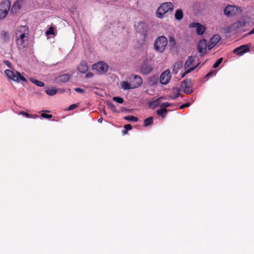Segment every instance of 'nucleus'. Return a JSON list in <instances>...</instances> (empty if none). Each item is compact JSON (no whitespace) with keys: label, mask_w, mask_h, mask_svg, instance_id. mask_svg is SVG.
I'll list each match as a JSON object with an SVG mask.
<instances>
[{"label":"nucleus","mask_w":254,"mask_h":254,"mask_svg":"<svg viewBox=\"0 0 254 254\" xmlns=\"http://www.w3.org/2000/svg\"><path fill=\"white\" fill-rule=\"evenodd\" d=\"M174 5L171 2H166L162 3L157 9L156 15L159 18H163V16L169 11H172Z\"/></svg>","instance_id":"f257e3e1"},{"label":"nucleus","mask_w":254,"mask_h":254,"mask_svg":"<svg viewBox=\"0 0 254 254\" xmlns=\"http://www.w3.org/2000/svg\"><path fill=\"white\" fill-rule=\"evenodd\" d=\"M167 44L168 41L166 37L164 36H161L155 41L154 47L156 51L162 53L164 51Z\"/></svg>","instance_id":"f03ea898"},{"label":"nucleus","mask_w":254,"mask_h":254,"mask_svg":"<svg viewBox=\"0 0 254 254\" xmlns=\"http://www.w3.org/2000/svg\"><path fill=\"white\" fill-rule=\"evenodd\" d=\"M4 73L9 80L16 82H19L20 80L24 82H27V79L18 71H16L15 73L10 69H6L4 70Z\"/></svg>","instance_id":"7ed1b4c3"},{"label":"nucleus","mask_w":254,"mask_h":254,"mask_svg":"<svg viewBox=\"0 0 254 254\" xmlns=\"http://www.w3.org/2000/svg\"><path fill=\"white\" fill-rule=\"evenodd\" d=\"M15 39L29 37V29L27 25H20L17 27L15 32Z\"/></svg>","instance_id":"20e7f679"},{"label":"nucleus","mask_w":254,"mask_h":254,"mask_svg":"<svg viewBox=\"0 0 254 254\" xmlns=\"http://www.w3.org/2000/svg\"><path fill=\"white\" fill-rule=\"evenodd\" d=\"M11 2L9 0L2 1L0 4V19L6 17L10 9Z\"/></svg>","instance_id":"39448f33"},{"label":"nucleus","mask_w":254,"mask_h":254,"mask_svg":"<svg viewBox=\"0 0 254 254\" xmlns=\"http://www.w3.org/2000/svg\"><path fill=\"white\" fill-rule=\"evenodd\" d=\"M29 37L23 38L15 39V43L17 49L19 50H24L26 49L29 45Z\"/></svg>","instance_id":"423d86ee"},{"label":"nucleus","mask_w":254,"mask_h":254,"mask_svg":"<svg viewBox=\"0 0 254 254\" xmlns=\"http://www.w3.org/2000/svg\"><path fill=\"white\" fill-rule=\"evenodd\" d=\"M247 24V22L246 20H239L232 24L230 29L237 31H244Z\"/></svg>","instance_id":"0eeeda50"},{"label":"nucleus","mask_w":254,"mask_h":254,"mask_svg":"<svg viewBox=\"0 0 254 254\" xmlns=\"http://www.w3.org/2000/svg\"><path fill=\"white\" fill-rule=\"evenodd\" d=\"M250 44L242 45L234 49L233 51V53L234 54H237L239 56H241L244 54L250 52Z\"/></svg>","instance_id":"6e6552de"},{"label":"nucleus","mask_w":254,"mask_h":254,"mask_svg":"<svg viewBox=\"0 0 254 254\" xmlns=\"http://www.w3.org/2000/svg\"><path fill=\"white\" fill-rule=\"evenodd\" d=\"M92 68L94 70H96L98 73L102 74L107 71L108 66L106 64L100 62L94 64L92 66Z\"/></svg>","instance_id":"1a4fd4ad"},{"label":"nucleus","mask_w":254,"mask_h":254,"mask_svg":"<svg viewBox=\"0 0 254 254\" xmlns=\"http://www.w3.org/2000/svg\"><path fill=\"white\" fill-rule=\"evenodd\" d=\"M148 26L145 22H139L136 26V31L141 35H143L144 37L147 34V31Z\"/></svg>","instance_id":"9d476101"},{"label":"nucleus","mask_w":254,"mask_h":254,"mask_svg":"<svg viewBox=\"0 0 254 254\" xmlns=\"http://www.w3.org/2000/svg\"><path fill=\"white\" fill-rule=\"evenodd\" d=\"M181 87L183 91L188 94L192 92V89L191 87V80L189 79H185L181 83Z\"/></svg>","instance_id":"9b49d317"},{"label":"nucleus","mask_w":254,"mask_h":254,"mask_svg":"<svg viewBox=\"0 0 254 254\" xmlns=\"http://www.w3.org/2000/svg\"><path fill=\"white\" fill-rule=\"evenodd\" d=\"M152 69L151 64H149L147 60L143 61L140 67V72L145 75L150 73Z\"/></svg>","instance_id":"f8f14e48"},{"label":"nucleus","mask_w":254,"mask_h":254,"mask_svg":"<svg viewBox=\"0 0 254 254\" xmlns=\"http://www.w3.org/2000/svg\"><path fill=\"white\" fill-rule=\"evenodd\" d=\"M170 78V71L169 69H167L161 74L160 82L162 84L166 85L169 82Z\"/></svg>","instance_id":"ddd939ff"},{"label":"nucleus","mask_w":254,"mask_h":254,"mask_svg":"<svg viewBox=\"0 0 254 254\" xmlns=\"http://www.w3.org/2000/svg\"><path fill=\"white\" fill-rule=\"evenodd\" d=\"M237 11V7L232 5H227L224 9V14L227 16L235 15Z\"/></svg>","instance_id":"4468645a"},{"label":"nucleus","mask_w":254,"mask_h":254,"mask_svg":"<svg viewBox=\"0 0 254 254\" xmlns=\"http://www.w3.org/2000/svg\"><path fill=\"white\" fill-rule=\"evenodd\" d=\"M221 38L218 35H214L209 41L207 47L209 50L212 49L220 41Z\"/></svg>","instance_id":"2eb2a0df"},{"label":"nucleus","mask_w":254,"mask_h":254,"mask_svg":"<svg viewBox=\"0 0 254 254\" xmlns=\"http://www.w3.org/2000/svg\"><path fill=\"white\" fill-rule=\"evenodd\" d=\"M142 79L139 75H133L131 85L133 88H137L142 84Z\"/></svg>","instance_id":"dca6fc26"},{"label":"nucleus","mask_w":254,"mask_h":254,"mask_svg":"<svg viewBox=\"0 0 254 254\" xmlns=\"http://www.w3.org/2000/svg\"><path fill=\"white\" fill-rule=\"evenodd\" d=\"M71 75L69 74H64L59 75L56 78V81L57 83H65L69 80Z\"/></svg>","instance_id":"f3484780"},{"label":"nucleus","mask_w":254,"mask_h":254,"mask_svg":"<svg viewBox=\"0 0 254 254\" xmlns=\"http://www.w3.org/2000/svg\"><path fill=\"white\" fill-rule=\"evenodd\" d=\"M24 0H17L11 8V12L16 13L22 7Z\"/></svg>","instance_id":"a211bd4d"},{"label":"nucleus","mask_w":254,"mask_h":254,"mask_svg":"<svg viewBox=\"0 0 254 254\" xmlns=\"http://www.w3.org/2000/svg\"><path fill=\"white\" fill-rule=\"evenodd\" d=\"M190 27L196 28V33L198 35H202L205 30V27L198 23L193 22L190 24Z\"/></svg>","instance_id":"6ab92c4d"},{"label":"nucleus","mask_w":254,"mask_h":254,"mask_svg":"<svg viewBox=\"0 0 254 254\" xmlns=\"http://www.w3.org/2000/svg\"><path fill=\"white\" fill-rule=\"evenodd\" d=\"M206 47V44L205 40L200 41L197 45V51L201 55L204 53L203 50L205 51Z\"/></svg>","instance_id":"aec40b11"},{"label":"nucleus","mask_w":254,"mask_h":254,"mask_svg":"<svg viewBox=\"0 0 254 254\" xmlns=\"http://www.w3.org/2000/svg\"><path fill=\"white\" fill-rule=\"evenodd\" d=\"M78 70L81 73H85L88 70V66L85 62L82 61L78 66Z\"/></svg>","instance_id":"412c9836"},{"label":"nucleus","mask_w":254,"mask_h":254,"mask_svg":"<svg viewBox=\"0 0 254 254\" xmlns=\"http://www.w3.org/2000/svg\"><path fill=\"white\" fill-rule=\"evenodd\" d=\"M158 82V78L155 76H151L148 79V83L150 86H153Z\"/></svg>","instance_id":"4be33fe9"},{"label":"nucleus","mask_w":254,"mask_h":254,"mask_svg":"<svg viewBox=\"0 0 254 254\" xmlns=\"http://www.w3.org/2000/svg\"><path fill=\"white\" fill-rule=\"evenodd\" d=\"M184 13L182 9H178L175 13V18L178 20H181L183 18Z\"/></svg>","instance_id":"5701e85b"},{"label":"nucleus","mask_w":254,"mask_h":254,"mask_svg":"<svg viewBox=\"0 0 254 254\" xmlns=\"http://www.w3.org/2000/svg\"><path fill=\"white\" fill-rule=\"evenodd\" d=\"M0 37L1 40L4 42H7L9 39L8 33L5 31H2L1 32L0 34Z\"/></svg>","instance_id":"b1692460"},{"label":"nucleus","mask_w":254,"mask_h":254,"mask_svg":"<svg viewBox=\"0 0 254 254\" xmlns=\"http://www.w3.org/2000/svg\"><path fill=\"white\" fill-rule=\"evenodd\" d=\"M122 88L124 89V90H127L130 89H133L132 87V86L131 85V84L128 83L127 81H123L121 83Z\"/></svg>","instance_id":"393cba45"},{"label":"nucleus","mask_w":254,"mask_h":254,"mask_svg":"<svg viewBox=\"0 0 254 254\" xmlns=\"http://www.w3.org/2000/svg\"><path fill=\"white\" fill-rule=\"evenodd\" d=\"M193 61H194V58L193 57H192V56L189 57L188 59H187V60L186 61V62L185 63V67L186 68L190 67Z\"/></svg>","instance_id":"a878e982"},{"label":"nucleus","mask_w":254,"mask_h":254,"mask_svg":"<svg viewBox=\"0 0 254 254\" xmlns=\"http://www.w3.org/2000/svg\"><path fill=\"white\" fill-rule=\"evenodd\" d=\"M30 80L31 82H32L33 83L35 84V85L39 87H43L45 85V84L43 82L36 80L33 78H31L30 79Z\"/></svg>","instance_id":"bb28decb"},{"label":"nucleus","mask_w":254,"mask_h":254,"mask_svg":"<svg viewBox=\"0 0 254 254\" xmlns=\"http://www.w3.org/2000/svg\"><path fill=\"white\" fill-rule=\"evenodd\" d=\"M172 93L174 96L171 97V99H175V98L178 97L180 95V89L177 87L173 88Z\"/></svg>","instance_id":"cd10ccee"},{"label":"nucleus","mask_w":254,"mask_h":254,"mask_svg":"<svg viewBox=\"0 0 254 254\" xmlns=\"http://www.w3.org/2000/svg\"><path fill=\"white\" fill-rule=\"evenodd\" d=\"M153 124V117H150L145 119L144 121V126L147 127Z\"/></svg>","instance_id":"c85d7f7f"},{"label":"nucleus","mask_w":254,"mask_h":254,"mask_svg":"<svg viewBox=\"0 0 254 254\" xmlns=\"http://www.w3.org/2000/svg\"><path fill=\"white\" fill-rule=\"evenodd\" d=\"M167 112V110L166 108H162L157 111V114L161 116L163 118L165 117Z\"/></svg>","instance_id":"c756f323"},{"label":"nucleus","mask_w":254,"mask_h":254,"mask_svg":"<svg viewBox=\"0 0 254 254\" xmlns=\"http://www.w3.org/2000/svg\"><path fill=\"white\" fill-rule=\"evenodd\" d=\"M198 64H198L197 65H196L195 66H191L190 68H189V69H188L187 70H186L185 71V72L183 74L182 77H184L186 74H187L188 73H189L191 71H193V70H194L197 67V66H198Z\"/></svg>","instance_id":"7c9ffc66"},{"label":"nucleus","mask_w":254,"mask_h":254,"mask_svg":"<svg viewBox=\"0 0 254 254\" xmlns=\"http://www.w3.org/2000/svg\"><path fill=\"white\" fill-rule=\"evenodd\" d=\"M159 104V99H157L154 101H151L149 103V106L150 107L155 108L157 107Z\"/></svg>","instance_id":"2f4dec72"},{"label":"nucleus","mask_w":254,"mask_h":254,"mask_svg":"<svg viewBox=\"0 0 254 254\" xmlns=\"http://www.w3.org/2000/svg\"><path fill=\"white\" fill-rule=\"evenodd\" d=\"M58 90L55 89H48L46 90V93L50 96L55 95L57 93Z\"/></svg>","instance_id":"473e14b6"},{"label":"nucleus","mask_w":254,"mask_h":254,"mask_svg":"<svg viewBox=\"0 0 254 254\" xmlns=\"http://www.w3.org/2000/svg\"><path fill=\"white\" fill-rule=\"evenodd\" d=\"M125 119L127 121L136 122L138 121V118L133 116H128L125 117Z\"/></svg>","instance_id":"72a5a7b5"},{"label":"nucleus","mask_w":254,"mask_h":254,"mask_svg":"<svg viewBox=\"0 0 254 254\" xmlns=\"http://www.w3.org/2000/svg\"><path fill=\"white\" fill-rule=\"evenodd\" d=\"M169 41L170 46L173 48L176 45V41L173 36H170L169 37Z\"/></svg>","instance_id":"f704fd0d"},{"label":"nucleus","mask_w":254,"mask_h":254,"mask_svg":"<svg viewBox=\"0 0 254 254\" xmlns=\"http://www.w3.org/2000/svg\"><path fill=\"white\" fill-rule=\"evenodd\" d=\"M107 105L108 106V107L113 111H114V112H118L119 113L118 111H117V108L112 103H111V102H108L107 103Z\"/></svg>","instance_id":"c9c22d12"},{"label":"nucleus","mask_w":254,"mask_h":254,"mask_svg":"<svg viewBox=\"0 0 254 254\" xmlns=\"http://www.w3.org/2000/svg\"><path fill=\"white\" fill-rule=\"evenodd\" d=\"M222 61H223V58H219V59H218L216 61V62L213 64V67L214 68H217L220 64L222 63Z\"/></svg>","instance_id":"e433bc0d"},{"label":"nucleus","mask_w":254,"mask_h":254,"mask_svg":"<svg viewBox=\"0 0 254 254\" xmlns=\"http://www.w3.org/2000/svg\"><path fill=\"white\" fill-rule=\"evenodd\" d=\"M113 100L120 104H122L124 102L123 98L120 97H114Z\"/></svg>","instance_id":"4c0bfd02"},{"label":"nucleus","mask_w":254,"mask_h":254,"mask_svg":"<svg viewBox=\"0 0 254 254\" xmlns=\"http://www.w3.org/2000/svg\"><path fill=\"white\" fill-rule=\"evenodd\" d=\"M46 34L47 35H53L54 34V28L53 27L51 26L48 31H46Z\"/></svg>","instance_id":"58836bf2"},{"label":"nucleus","mask_w":254,"mask_h":254,"mask_svg":"<svg viewBox=\"0 0 254 254\" xmlns=\"http://www.w3.org/2000/svg\"><path fill=\"white\" fill-rule=\"evenodd\" d=\"M181 65L182 64L179 63L175 64L174 66L173 71L175 72L176 73L177 72L178 69L181 66Z\"/></svg>","instance_id":"ea45409f"},{"label":"nucleus","mask_w":254,"mask_h":254,"mask_svg":"<svg viewBox=\"0 0 254 254\" xmlns=\"http://www.w3.org/2000/svg\"><path fill=\"white\" fill-rule=\"evenodd\" d=\"M41 116L43 118H46V119H50L53 117L52 115L47 114L46 113H42L41 115Z\"/></svg>","instance_id":"a19ab883"},{"label":"nucleus","mask_w":254,"mask_h":254,"mask_svg":"<svg viewBox=\"0 0 254 254\" xmlns=\"http://www.w3.org/2000/svg\"><path fill=\"white\" fill-rule=\"evenodd\" d=\"M19 114L20 115H22L23 116H24L26 118H32V115H30V114L27 113H26L25 112H24V111L20 112L19 113Z\"/></svg>","instance_id":"79ce46f5"},{"label":"nucleus","mask_w":254,"mask_h":254,"mask_svg":"<svg viewBox=\"0 0 254 254\" xmlns=\"http://www.w3.org/2000/svg\"><path fill=\"white\" fill-rule=\"evenodd\" d=\"M216 74V71L215 70H212L209 71L206 75L205 78H208L209 77H211L214 75Z\"/></svg>","instance_id":"37998d69"},{"label":"nucleus","mask_w":254,"mask_h":254,"mask_svg":"<svg viewBox=\"0 0 254 254\" xmlns=\"http://www.w3.org/2000/svg\"><path fill=\"white\" fill-rule=\"evenodd\" d=\"M171 106V104L169 102H164L162 103L161 105V107H163V108H166V107H169Z\"/></svg>","instance_id":"c03bdc74"},{"label":"nucleus","mask_w":254,"mask_h":254,"mask_svg":"<svg viewBox=\"0 0 254 254\" xmlns=\"http://www.w3.org/2000/svg\"><path fill=\"white\" fill-rule=\"evenodd\" d=\"M74 90L76 92H77L78 93H83L85 92V90L84 89H81V88H74Z\"/></svg>","instance_id":"a18cd8bd"},{"label":"nucleus","mask_w":254,"mask_h":254,"mask_svg":"<svg viewBox=\"0 0 254 254\" xmlns=\"http://www.w3.org/2000/svg\"><path fill=\"white\" fill-rule=\"evenodd\" d=\"M190 106V103L189 102H187L184 104L181 105L180 107V108L181 109H183L185 108V107H189Z\"/></svg>","instance_id":"49530a36"},{"label":"nucleus","mask_w":254,"mask_h":254,"mask_svg":"<svg viewBox=\"0 0 254 254\" xmlns=\"http://www.w3.org/2000/svg\"><path fill=\"white\" fill-rule=\"evenodd\" d=\"M124 128L127 130H129L132 129V126L130 124H127V125H125Z\"/></svg>","instance_id":"de8ad7c7"},{"label":"nucleus","mask_w":254,"mask_h":254,"mask_svg":"<svg viewBox=\"0 0 254 254\" xmlns=\"http://www.w3.org/2000/svg\"><path fill=\"white\" fill-rule=\"evenodd\" d=\"M77 107V106L76 104H72L69 106L68 110H72L75 109V108H76Z\"/></svg>","instance_id":"09e8293b"},{"label":"nucleus","mask_w":254,"mask_h":254,"mask_svg":"<svg viewBox=\"0 0 254 254\" xmlns=\"http://www.w3.org/2000/svg\"><path fill=\"white\" fill-rule=\"evenodd\" d=\"M93 76V74L91 72H88L86 74V78H91L92 77V76Z\"/></svg>","instance_id":"8fccbe9b"},{"label":"nucleus","mask_w":254,"mask_h":254,"mask_svg":"<svg viewBox=\"0 0 254 254\" xmlns=\"http://www.w3.org/2000/svg\"><path fill=\"white\" fill-rule=\"evenodd\" d=\"M122 133H123V134L124 135L126 134H127V130H126V129H125L123 130V131H122Z\"/></svg>","instance_id":"3c124183"},{"label":"nucleus","mask_w":254,"mask_h":254,"mask_svg":"<svg viewBox=\"0 0 254 254\" xmlns=\"http://www.w3.org/2000/svg\"><path fill=\"white\" fill-rule=\"evenodd\" d=\"M254 34V28L252 30L250 31L249 33H248L249 35H252Z\"/></svg>","instance_id":"603ef678"},{"label":"nucleus","mask_w":254,"mask_h":254,"mask_svg":"<svg viewBox=\"0 0 254 254\" xmlns=\"http://www.w3.org/2000/svg\"><path fill=\"white\" fill-rule=\"evenodd\" d=\"M102 121L103 119L102 118H100L98 120V122L100 123L102 122Z\"/></svg>","instance_id":"864d4df0"},{"label":"nucleus","mask_w":254,"mask_h":254,"mask_svg":"<svg viewBox=\"0 0 254 254\" xmlns=\"http://www.w3.org/2000/svg\"><path fill=\"white\" fill-rule=\"evenodd\" d=\"M103 114L106 115V111L105 110H103Z\"/></svg>","instance_id":"5fc2aeb1"},{"label":"nucleus","mask_w":254,"mask_h":254,"mask_svg":"<svg viewBox=\"0 0 254 254\" xmlns=\"http://www.w3.org/2000/svg\"><path fill=\"white\" fill-rule=\"evenodd\" d=\"M6 63H8V64H7V65H8L9 64H10V63L9 62H8V61H6Z\"/></svg>","instance_id":"6e6d98bb"},{"label":"nucleus","mask_w":254,"mask_h":254,"mask_svg":"<svg viewBox=\"0 0 254 254\" xmlns=\"http://www.w3.org/2000/svg\"><path fill=\"white\" fill-rule=\"evenodd\" d=\"M6 63H8V64H7V65H8L9 64H10V63L9 62H8V61H6Z\"/></svg>","instance_id":"4d7b16f0"},{"label":"nucleus","mask_w":254,"mask_h":254,"mask_svg":"<svg viewBox=\"0 0 254 254\" xmlns=\"http://www.w3.org/2000/svg\"><path fill=\"white\" fill-rule=\"evenodd\" d=\"M6 63H8V64H7V65H8L9 64H10V63L9 62H8V61H6Z\"/></svg>","instance_id":"13d9d810"},{"label":"nucleus","mask_w":254,"mask_h":254,"mask_svg":"<svg viewBox=\"0 0 254 254\" xmlns=\"http://www.w3.org/2000/svg\"><path fill=\"white\" fill-rule=\"evenodd\" d=\"M6 63H8V64H7V65H8L9 64H10V63L9 62H8V61H6Z\"/></svg>","instance_id":"bf43d9fd"},{"label":"nucleus","mask_w":254,"mask_h":254,"mask_svg":"<svg viewBox=\"0 0 254 254\" xmlns=\"http://www.w3.org/2000/svg\"><path fill=\"white\" fill-rule=\"evenodd\" d=\"M6 63H8V64H7V65H8L9 64H10V63L9 62H8V61H6Z\"/></svg>","instance_id":"052dcab7"}]
</instances>
